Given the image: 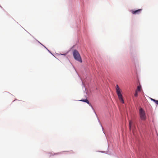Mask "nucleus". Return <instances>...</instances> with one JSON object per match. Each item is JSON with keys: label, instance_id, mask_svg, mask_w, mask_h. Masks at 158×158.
Masks as SVG:
<instances>
[{"label": "nucleus", "instance_id": "1", "mask_svg": "<svg viewBox=\"0 0 158 158\" xmlns=\"http://www.w3.org/2000/svg\"><path fill=\"white\" fill-rule=\"evenodd\" d=\"M116 90L119 99L122 103H123L124 102L123 96L121 93V90L118 85H116Z\"/></svg>", "mask_w": 158, "mask_h": 158}, {"label": "nucleus", "instance_id": "8", "mask_svg": "<svg viewBox=\"0 0 158 158\" xmlns=\"http://www.w3.org/2000/svg\"><path fill=\"white\" fill-rule=\"evenodd\" d=\"M134 95L135 97H137L138 95V92L137 91H136L135 93L134 94Z\"/></svg>", "mask_w": 158, "mask_h": 158}, {"label": "nucleus", "instance_id": "6", "mask_svg": "<svg viewBox=\"0 0 158 158\" xmlns=\"http://www.w3.org/2000/svg\"><path fill=\"white\" fill-rule=\"evenodd\" d=\"M80 101L84 102H86L87 104H89V102L88 101V100L87 99H85V100H80Z\"/></svg>", "mask_w": 158, "mask_h": 158}, {"label": "nucleus", "instance_id": "10", "mask_svg": "<svg viewBox=\"0 0 158 158\" xmlns=\"http://www.w3.org/2000/svg\"><path fill=\"white\" fill-rule=\"evenodd\" d=\"M150 99L152 101H153L154 102H155V100H156L153 99L151 98H150Z\"/></svg>", "mask_w": 158, "mask_h": 158}, {"label": "nucleus", "instance_id": "2", "mask_svg": "<svg viewBox=\"0 0 158 158\" xmlns=\"http://www.w3.org/2000/svg\"><path fill=\"white\" fill-rule=\"evenodd\" d=\"M73 56L76 60L82 62V61L79 52L76 50H74L73 52Z\"/></svg>", "mask_w": 158, "mask_h": 158}, {"label": "nucleus", "instance_id": "11", "mask_svg": "<svg viewBox=\"0 0 158 158\" xmlns=\"http://www.w3.org/2000/svg\"><path fill=\"white\" fill-rule=\"evenodd\" d=\"M150 99L152 101H153L154 102H155V100H156L153 99L151 98H150Z\"/></svg>", "mask_w": 158, "mask_h": 158}, {"label": "nucleus", "instance_id": "5", "mask_svg": "<svg viewBox=\"0 0 158 158\" xmlns=\"http://www.w3.org/2000/svg\"><path fill=\"white\" fill-rule=\"evenodd\" d=\"M129 129L131 130V128L134 127H135V125L133 124V122L132 121L129 120Z\"/></svg>", "mask_w": 158, "mask_h": 158}, {"label": "nucleus", "instance_id": "7", "mask_svg": "<svg viewBox=\"0 0 158 158\" xmlns=\"http://www.w3.org/2000/svg\"><path fill=\"white\" fill-rule=\"evenodd\" d=\"M141 86L140 85H139V86H138V87H137V90H136V91H139L141 90Z\"/></svg>", "mask_w": 158, "mask_h": 158}, {"label": "nucleus", "instance_id": "9", "mask_svg": "<svg viewBox=\"0 0 158 158\" xmlns=\"http://www.w3.org/2000/svg\"><path fill=\"white\" fill-rule=\"evenodd\" d=\"M156 104H158V100H155V101L154 102Z\"/></svg>", "mask_w": 158, "mask_h": 158}, {"label": "nucleus", "instance_id": "3", "mask_svg": "<svg viewBox=\"0 0 158 158\" xmlns=\"http://www.w3.org/2000/svg\"><path fill=\"white\" fill-rule=\"evenodd\" d=\"M139 115L141 120H145L146 118L145 111L141 108H140L139 110Z\"/></svg>", "mask_w": 158, "mask_h": 158}, {"label": "nucleus", "instance_id": "4", "mask_svg": "<svg viewBox=\"0 0 158 158\" xmlns=\"http://www.w3.org/2000/svg\"><path fill=\"white\" fill-rule=\"evenodd\" d=\"M142 10V9H139L135 10H131V12L132 13V14L134 15H136L139 14L140 13Z\"/></svg>", "mask_w": 158, "mask_h": 158}]
</instances>
